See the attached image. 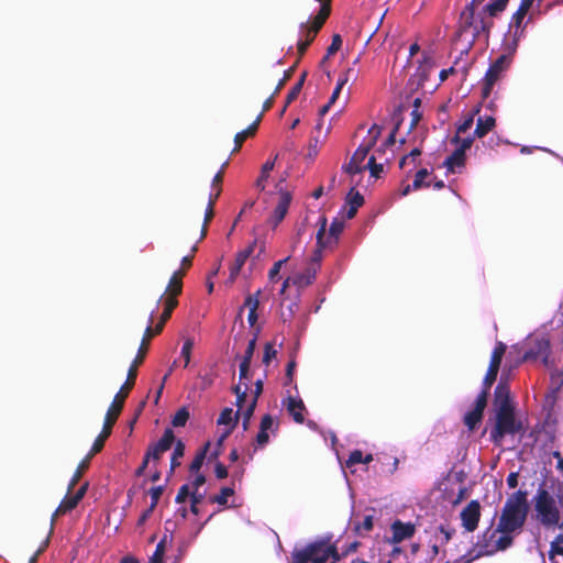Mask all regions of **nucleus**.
Segmentation results:
<instances>
[{"label":"nucleus","mask_w":563,"mask_h":563,"mask_svg":"<svg viewBox=\"0 0 563 563\" xmlns=\"http://www.w3.org/2000/svg\"><path fill=\"white\" fill-rule=\"evenodd\" d=\"M529 512L528 493L517 490L508 496L501 509L497 528L492 532V538L497 533L495 541L496 551H505L514 543V536L522 531Z\"/></svg>","instance_id":"nucleus-1"},{"label":"nucleus","mask_w":563,"mask_h":563,"mask_svg":"<svg viewBox=\"0 0 563 563\" xmlns=\"http://www.w3.org/2000/svg\"><path fill=\"white\" fill-rule=\"evenodd\" d=\"M146 356V347L140 346L137 350V354L133 360L132 364L129 367L126 379L124 384L121 386L119 391L115 394L107 413L104 417V422L102 427V431L104 433L111 434L112 428L115 424L119 416L122 412L124 407L125 399L128 398L130 391L133 389L135 385V380L137 377V367L144 362Z\"/></svg>","instance_id":"nucleus-2"},{"label":"nucleus","mask_w":563,"mask_h":563,"mask_svg":"<svg viewBox=\"0 0 563 563\" xmlns=\"http://www.w3.org/2000/svg\"><path fill=\"white\" fill-rule=\"evenodd\" d=\"M483 2L484 0H472L461 12L459 34L463 35L471 32V43L482 35L488 40L490 30L494 26V20L485 15L482 9L478 10Z\"/></svg>","instance_id":"nucleus-3"},{"label":"nucleus","mask_w":563,"mask_h":563,"mask_svg":"<svg viewBox=\"0 0 563 563\" xmlns=\"http://www.w3.org/2000/svg\"><path fill=\"white\" fill-rule=\"evenodd\" d=\"M329 559L340 560L331 536L318 538L302 549L294 550L289 563H325Z\"/></svg>","instance_id":"nucleus-4"},{"label":"nucleus","mask_w":563,"mask_h":563,"mask_svg":"<svg viewBox=\"0 0 563 563\" xmlns=\"http://www.w3.org/2000/svg\"><path fill=\"white\" fill-rule=\"evenodd\" d=\"M521 431H523V423L516 418L515 407L496 408L495 426L490 430V440L495 445H500L506 435H515Z\"/></svg>","instance_id":"nucleus-5"},{"label":"nucleus","mask_w":563,"mask_h":563,"mask_svg":"<svg viewBox=\"0 0 563 563\" xmlns=\"http://www.w3.org/2000/svg\"><path fill=\"white\" fill-rule=\"evenodd\" d=\"M537 520L545 528L560 527V510L554 497L543 487H539L534 496Z\"/></svg>","instance_id":"nucleus-6"},{"label":"nucleus","mask_w":563,"mask_h":563,"mask_svg":"<svg viewBox=\"0 0 563 563\" xmlns=\"http://www.w3.org/2000/svg\"><path fill=\"white\" fill-rule=\"evenodd\" d=\"M177 305L178 300L174 297H166L164 299V310L155 328L152 327L154 321V311L151 313L148 324L144 331L140 346L146 347V351L148 350L150 340L153 336L158 335L163 331L165 323L172 317V313L174 309L177 307Z\"/></svg>","instance_id":"nucleus-7"},{"label":"nucleus","mask_w":563,"mask_h":563,"mask_svg":"<svg viewBox=\"0 0 563 563\" xmlns=\"http://www.w3.org/2000/svg\"><path fill=\"white\" fill-rule=\"evenodd\" d=\"M512 350H519V353L521 354L519 360L520 363L536 361L539 357H542L543 363L548 365L550 355V341L548 339H532L521 347L514 345Z\"/></svg>","instance_id":"nucleus-8"},{"label":"nucleus","mask_w":563,"mask_h":563,"mask_svg":"<svg viewBox=\"0 0 563 563\" xmlns=\"http://www.w3.org/2000/svg\"><path fill=\"white\" fill-rule=\"evenodd\" d=\"M511 53L501 54L487 69L482 88L483 98H488L494 85L499 80L501 74L510 66Z\"/></svg>","instance_id":"nucleus-9"},{"label":"nucleus","mask_w":563,"mask_h":563,"mask_svg":"<svg viewBox=\"0 0 563 563\" xmlns=\"http://www.w3.org/2000/svg\"><path fill=\"white\" fill-rule=\"evenodd\" d=\"M110 435L111 434L104 433V431L101 430L99 435L96 438L90 452L80 461L75 473L73 474V477L68 484V493L73 492L77 483L82 477L84 473L89 468L90 460L92 459L93 455H96L103 449L104 442Z\"/></svg>","instance_id":"nucleus-10"},{"label":"nucleus","mask_w":563,"mask_h":563,"mask_svg":"<svg viewBox=\"0 0 563 563\" xmlns=\"http://www.w3.org/2000/svg\"><path fill=\"white\" fill-rule=\"evenodd\" d=\"M287 179V174L280 177L276 184V192L278 195V201L271 217V222L276 228L286 217L290 202L292 200L291 192L283 187V183Z\"/></svg>","instance_id":"nucleus-11"},{"label":"nucleus","mask_w":563,"mask_h":563,"mask_svg":"<svg viewBox=\"0 0 563 563\" xmlns=\"http://www.w3.org/2000/svg\"><path fill=\"white\" fill-rule=\"evenodd\" d=\"M175 442V434L170 428H166L162 438L148 445L146 453L151 456L153 462H157L162 459L163 454L170 450Z\"/></svg>","instance_id":"nucleus-12"},{"label":"nucleus","mask_w":563,"mask_h":563,"mask_svg":"<svg viewBox=\"0 0 563 563\" xmlns=\"http://www.w3.org/2000/svg\"><path fill=\"white\" fill-rule=\"evenodd\" d=\"M319 224H320V228H319V230L317 232V247L313 251V254L311 256V267L308 269L309 273H310V271H312V273H311L310 278L308 279V283H311V279L314 278V275H316V272H317V268L314 266H317V267L320 266V262L322 260V250L327 245V242L324 241L325 227H327V218L325 217H320Z\"/></svg>","instance_id":"nucleus-13"},{"label":"nucleus","mask_w":563,"mask_h":563,"mask_svg":"<svg viewBox=\"0 0 563 563\" xmlns=\"http://www.w3.org/2000/svg\"><path fill=\"white\" fill-rule=\"evenodd\" d=\"M462 526L466 531L473 532L477 529L481 518V505L478 500H471L461 511Z\"/></svg>","instance_id":"nucleus-14"},{"label":"nucleus","mask_w":563,"mask_h":563,"mask_svg":"<svg viewBox=\"0 0 563 563\" xmlns=\"http://www.w3.org/2000/svg\"><path fill=\"white\" fill-rule=\"evenodd\" d=\"M372 148L373 146L366 142L360 144L350 162L343 166L344 172L350 175H355L365 170V165H363V163Z\"/></svg>","instance_id":"nucleus-15"},{"label":"nucleus","mask_w":563,"mask_h":563,"mask_svg":"<svg viewBox=\"0 0 563 563\" xmlns=\"http://www.w3.org/2000/svg\"><path fill=\"white\" fill-rule=\"evenodd\" d=\"M487 406L485 393H479L475 400L474 408L464 416V424L473 431L483 419L484 410Z\"/></svg>","instance_id":"nucleus-16"},{"label":"nucleus","mask_w":563,"mask_h":563,"mask_svg":"<svg viewBox=\"0 0 563 563\" xmlns=\"http://www.w3.org/2000/svg\"><path fill=\"white\" fill-rule=\"evenodd\" d=\"M391 538L388 539L389 543L398 544L404 540L410 539L416 532V526L412 522H402L401 520H395L391 526Z\"/></svg>","instance_id":"nucleus-17"},{"label":"nucleus","mask_w":563,"mask_h":563,"mask_svg":"<svg viewBox=\"0 0 563 563\" xmlns=\"http://www.w3.org/2000/svg\"><path fill=\"white\" fill-rule=\"evenodd\" d=\"M256 244L257 240H254L244 250L238 252L233 264L230 266V283H233L236 279L246 260H249L251 255L254 253Z\"/></svg>","instance_id":"nucleus-18"},{"label":"nucleus","mask_w":563,"mask_h":563,"mask_svg":"<svg viewBox=\"0 0 563 563\" xmlns=\"http://www.w3.org/2000/svg\"><path fill=\"white\" fill-rule=\"evenodd\" d=\"M526 15H527V13L517 9V11L511 16V21L509 24V31L512 34V40H511L512 52L516 51V48L518 46V42H519L520 37L523 35L525 26H522V22H523Z\"/></svg>","instance_id":"nucleus-19"},{"label":"nucleus","mask_w":563,"mask_h":563,"mask_svg":"<svg viewBox=\"0 0 563 563\" xmlns=\"http://www.w3.org/2000/svg\"><path fill=\"white\" fill-rule=\"evenodd\" d=\"M260 296L261 290L247 295L243 306L240 308V313L243 311L244 308L249 309L247 322L251 327H254L258 319L257 309L260 307Z\"/></svg>","instance_id":"nucleus-20"},{"label":"nucleus","mask_w":563,"mask_h":563,"mask_svg":"<svg viewBox=\"0 0 563 563\" xmlns=\"http://www.w3.org/2000/svg\"><path fill=\"white\" fill-rule=\"evenodd\" d=\"M494 405L496 408L506 406L512 408L514 404L510 398V389L507 383L500 380L494 391Z\"/></svg>","instance_id":"nucleus-21"},{"label":"nucleus","mask_w":563,"mask_h":563,"mask_svg":"<svg viewBox=\"0 0 563 563\" xmlns=\"http://www.w3.org/2000/svg\"><path fill=\"white\" fill-rule=\"evenodd\" d=\"M306 410V406L301 399H297L295 397H288L287 400V411L292 417V419L297 423H302L305 421L303 411Z\"/></svg>","instance_id":"nucleus-22"},{"label":"nucleus","mask_w":563,"mask_h":563,"mask_svg":"<svg viewBox=\"0 0 563 563\" xmlns=\"http://www.w3.org/2000/svg\"><path fill=\"white\" fill-rule=\"evenodd\" d=\"M465 165V154L462 150L455 148L451 155L446 157L444 161V166L450 173H455L456 168L464 167Z\"/></svg>","instance_id":"nucleus-23"},{"label":"nucleus","mask_w":563,"mask_h":563,"mask_svg":"<svg viewBox=\"0 0 563 563\" xmlns=\"http://www.w3.org/2000/svg\"><path fill=\"white\" fill-rule=\"evenodd\" d=\"M496 125V120L492 115L479 117L476 122V128L474 131V135L477 137H484L488 132H490Z\"/></svg>","instance_id":"nucleus-24"},{"label":"nucleus","mask_w":563,"mask_h":563,"mask_svg":"<svg viewBox=\"0 0 563 563\" xmlns=\"http://www.w3.org/2000/svg\"><path fill=\"white\" fill-rule=\"evenodd\" d=\"M330 14L331 10H329L327 5H321L319 12L312 19L311 23H308V27L312 30V32L319 33Z\"/></svg>","instance_id":"nucleus-25"},{"label":"nucleus","mask_w":563,"mask_h":563,"mask_svg":"<svg viewBox=\"0 0 563 563\" xmlns=\"http://www.w3.org/2000/svg\"><path fill=\"white\" fill-rule=\"evenodd\" d=\"M174 451L170 456L169 475H173L175 470L180 466V460L185 454V443L181 440H175Z\"/></svg>","instance_id":"nucleus-26"},{"label":"nucleus","mask_w":563,"mask_h":563,"mask_svg":"<svg viewBox=\"0 0 563 563\" xmlns=\"http://www.w3.org/2000/svg\"><path fill=\"white\" fill-rule=\"evenodd\" d=\"M508 1L509 0H495L490 3L485 4L482 8V12H485V15L493 20V18L497 16L506 9Z\"/></svg>","instance_id":"nucleus-27"},{"label":"nucleus","mask_w":563,"mask_h":563,"mask_svg":"<svg viewBox=\"0 0 563 563\" xmlns=\"http://www.w3.org/2000/svg\"><path fill=\"white\" fill-rule=\"evenodd\" d=\"M238 420H239V411H236L234 413L233 409L232 408H224L219 418H218V424H224V426H228V424H231L230 427H235V424L238 423Z\"/></svg>","instance_id":"nucleus-28"},{"label":"nucleus","mask_w":563,"mask_h":563,"mask_svg":"<svg viewBox=\"0 0 563 563\" xmlns=\"http://www.w3.org/2000/svg\"><path fill=\"white\" fill-rule=\"evenodd\" d=\"M209 446H210V442H207L201 448V450L196 453L194 460L191 461V463L189 465V471L191 473H197L201 468V466H202V464L205 462V459L207 456V452L209 450Z\"/></svg>","instance_id":"nucleus-29"},{"label":"nucleus","mask_w":563,"mask_h":563,"mask_svg":"<svg viewBox=\"0 0 563 563\" xmlns=\"http://www.w3.org/2000/svg\"><path fill=\"white\" fill-rule=\"evenodd\" d=\"M505 352L506 345L503 342H498L495 349L493 350L489 367L499 369Z\"/></svg>","instance_id":"nucleus-30"},{"label":"nucleus","mask_w":563,"mask_h":563,"mask_svg":"<svg viewBox=\"0 0 563 563\" xmlns=\"http://www.w3.org/2000/svg\"><path fill=\"white\" fill-rule=\"evenodd\" d=\"M275 161H267L262 166L261 175L258 179L256 180V187L261 190H265V181L269 177V173L274 169Z\"/></svg>","instance_id":"nucleus-31"},{"label":"nucleus","mask_w":563,"mask_h":563,"mask_svg":"<svg viewBox=\"0 0 563 563\" xmlns=\"http://www.w3.org/2000/svg\"><path fill=\"white\" fill-rule=\"evenodd\" d=\"M498 372H499V369L488 366V369L486 372V375H485L484 382H483V389L481 391V393H485L486 399L488 398L489 390L497 378Z\"/></svg>","instance_id":"nucleus-32"},{"label":"nucleus","mask_w":563,"mask_h":563,"mask_svg":"<svg viewBox=\"0 0 563 563\" xmlns=\"http://www.w3.org/2000/svg\"><path fill=\"white\" fill-rule=\"evenodd\" d=\"M166 540L167 536H164L163 539L157 543L156 549L153 555L150 558L148 563H163L164 554L166 551Z\"/></svg>","instance_id":"nucleus-33"},{"label":"nucleus","mask_w":563,"mask_h":563,"mask_svg":"<svg viewBox=\"0 0 563 563\" xmlns=\"http://www.w3.org/2000/svg\"><path fill=\"white\" fill-rule=\"evenodd\" d=\"M189 410L186 407H181L179 410H177V412L174 415L172 419L173 427H185L187 421L189 420Z\"/></svg>","instance_id":"nucleus-34"},{"label":"nucleus","mask_w":563,"mask_h":563,"mask_svg":"<svg viewBox=\"0 0 563 563\" xmlns=\"http://www.w3.org/2000/svg\"><path fill=\"white\" fill-rule=\"evenodd\" d=\"M234 495V489L231 487H223L220 490V494L210 497V501L212 504H218L220 506H225L228 504V497Z\"/></svg>","instance_id":"nucleus-35"},{"label":"nucleus","mask_w":563,"mask_h":563,"mask_svg":"<svg viewBox=\"0 0 563 563\" xmlns=\"http://www.w3.org/2000/svg\"><path fill=\"white\" fill-rule=\"evenodd\" d=\"M374 527V516L373 515H366L362 522H358L354 527V531L363 536L364 532H369L373 530Z\"/></svg>","instance_id":"nucleus-36"},{"label":"nucleus","mask_w":563,"mask_h":563,"mask_svg":"<svg viewBox=\"0 0 563 563\" xmlns=\"http://www.w3.org/2000/svg\"><path fill=\"white\" fill-rule=\"evenodd\" d=\"M429 176V172L426 168L419 169L416 175L415 179L412 181V189L418 190L422 187H430V183L426 181V178Z\"/></svg>","instance_id":"nucleus-37"},{"label":"nucleus","mask_w":563,"mask_h":563,"mask_svg":"<svg viewBox=\"0 0 563 563\" xmlns=\"http://www.w3.org/2000/svg\"><path fill=\"white\" fill-rule=\"evenodd\" d=\"M473 142H474V137L473 136H467V137L462 139L461 134H455L451 139V143L457 145L456 148L457 150H462V152L464 154H465V152L467 150H470L472 147Z\"/></svg>","instance_id":"nucleus-38"},{"label":"nucleus","mask_w":563,"mask_h":563,"mask_svg":"<svg viewBox=\"0 0 563 563\" xmlns=\"http://www.w3.org/2000/svg\"><path fill=\"white\" fill-rule=\"evenodd\" d=\"M183 290V280L176 279V277H170L169 283L166 288L167 296L174 297L177 299V296L181 294Z\"/></svg>","instance_id":"nucleus-39"},{"label":"nucleus","mask_w":563,"mask_h":563,"mask_svg":"<svg viewBox=\"0 0 563 563\" xmlns=\"http://www.w3.org/2000/svg\"><path fill=\"white\" fill-rule=\"evenodd\" d=\"M247 390V384H244L243 388L241 387L240 384L233 387V393L236 395V406L239 407V412L242 409L244 402L246 401Z\"/></svg>","instance_id":"nucleus-40"},{"label":"nucleus","mask_w":563,"mask_h":563,"mask_svg":"<svg viewBox=\"0 0 563 563\" xmlns=\"http://www.w3.org/2000/svg\"><path fill=\"white\" fill-rule=\"evenodd\" d=\"M343 229H344V222L342 220L334 219L329 229L328 242H330L331 239H333V241L336 242L339 239V235L342 233Z\"/></svg>","instance_id":"nucleus-41"},{"label":"nucleus","mask_w":563,"mask_h":563,"mask_svg":"<svg viewBox=\"0 0 563 563\" xmlns=\"http://www.w3.org/2000/svg\"><path fill=\"white\" fill-rule=\"evenodd\" d=\"M213 208H214V206H212V201H209L208 207L206 209V213H205L203 224H202V228H201L200 241L203 240L206 238V235H207L208 223L212 220V218L214 216Z\"/></svg>","instance_id":"nucleus-42"},{"label":"nucleus","mask_w":563,"mask_h":563,"mask_svg":"<svg viewBox=\"0 0 563 563\" xmlns=\"http://www.w3.org/2000/svg\"><path fill=\"white\" fill-rule=\"evenodd\" d=\"M363 203H364L363 196L358 191H355L354 188H352L347 195L346 205L351 206V207H355V209H358L360 207L363 206Z\"/></svg>","instance_id":"nucleus-43"},{"label":"nucleus","mask_w":563,"mask_h":563,"mask_svg":"<svg viewBox=\"0 0 563 563\" xmlns=\"http://www.w3.org/2000/svg\"><path fill=\"white\" fill-rule=\"evenodd\" d=\"M69 494L70 493L67 492V495L60 501L59 510H65L67 512L76 508L79 504V500L74 495L69 496Z\"/></svg>","instance_id":"nucleus-44"},{"label":"nucleus","mask_w":563,"mask_h":563,"mask_svg":"<svg viewBox=\"0 0 563 563\" xmlns=\"http://www.w3.org/2000/svg\"><path fill=\"white\" fill-rule=\"evenodd\" d=\"M192 347H194V340L190 338L186 339L183 344V347H181V356L184 357V361H185V364H184L185 367H187L190 363Z\"/></svg>","instance_id":"nucleus-45"},{"label":"nucleus","mask_w":563,"mask_h":563,"mask_svg":"<svg viewBox=\"0 0 563 563\" xmlns=\"http://www.w3.org/2000/svg\"><path fill=\"white\" fill-rule=\"evenodd\" d=\"M277 355V351L274 346V343L267 342L264 346V355H263V363L267 366L269 365L271 361L275 358Z\"/></svg>","instance_id":"nucleus-46"},{"label":"nucleus","mask_w":563,"mask_h":563,"mask_svg":"<svg viewBox=\"0 0 563 563\" xmlns=\"http://www.w3.org/2000/svg\"><path fill=\"white\" fill-rule=\"evenodd\" d=\"M365 169H369L371 176L378 178L383 172V165L377 164L375 157L371 156L367 164L365 165Z\"/></svg>","instance_id":"nucleus-47"},{"label":"nucleus","mask_w":563,"mask_h":563,"mask_svg":"<svg viewBox=\"0 0 563 563\" xmlns=\"http://www.w3.org/2000/svg\"><path fill=\"white\" fill-rule=\"evenodd\" d=\"M301 91V88H300V84H295L291 89L289 90V92L287 93V97H286V101H285V106L282 110V113H284L287 109V107L292 102L295 101L299 93Z\"/></svg>","instance_id":"nucleus-48"},{"label":"nucleus","mask_w":563,"mask_h":563,"mask_svg":"<svg viewBox=\"0 0 563 563\" xmlns=\"http://www.w3.org/2000/svg\"><path fill=\"white\" fill-rule=\"evenodd\" d=\"M150 496H151V508L152 509H155L157 504H158V500L161 498V496L163 495L164 493V486L159 485V486H155V487H152L150 490Z\"/></svg>","instance_id":"nucleus-49"},{"label":"nucleus","mask_w":563,"mask_h":563,"mask_svg":"<svg viewBox=\"0 0 563 563\" xmlns=\"http://www.w3.org/2000/svg\"><path fill=\"white\" fill-rule=\"evenodd\" d=\"M233 431V427H229L221 435L220 438L218 439L217 441V448L216 450L210 454V459H217L221 451V446L223 445V442L224 440L231 434V432Z\"/></svg>","instance_id":"nucleus-50"},{"label":"nucleus","mask_w":563,"mask_h":563,"mask_svg":"<svg viewBox=\"0 0 563 563\" xmlns=\"http://www.w3.org/2000/svg\"><path fill=\"white\" fill-rule=\"evenodd\" d=\"M256 340H257V334H255L254 338L249 341V344L246 346L242 362H246V363L252 362V357H253V354H254V351L256 347Z\"/></svg>","instance_id":"nucleus-51"},{"label":"nucleus","mask_w":563,"mask_h":563,"mask_svg":"<svg viewBox=\"0 0 563 563\" xmlns=\"http://www.w3.org/2000/svg\"><path fill=\"white\" fill-rule=\"evenodd\" d=\"M300 32H301L302 38H303V40H305L309 45L314 41V38H316L317 34H318V33H316V32H312V30H310V29L308 27V22H306V23H301V24H300Z\"/></svg>","instance_id":"nucleus-52"},{"label":"nucleus","mask_w":563,"mask_h":563,"mask_svg":"<svg viewBox=\"0 0 563 563\" xmlns=\"http://www.w3.org/2000/svg\"><path fill=\"white\" fill-rule=\"evenodd\" d=\"M247 137H252V136L250 134H247L244 130L241 132H238L234 135V147L232 150V153L239 152Z\"/></svg>","instance_id":"nucleus-53"},{"label":"nucleus","mask_w":563,"mask_h":563,"mask_svg":"<svg viewBox=\"0 0 563 563\" xmlns=\"http://www.w3.org/2000/svg\"><path fill=\"white\" fill-rule=\"evenodd\" d=\"M382 133V128L377 124H373L368 130L369 139L366 143L371 144L373 147L375 146L377 140L379 139Z\"/></svg>","instance_id":"nucleus-54"},{"label":"nucleus","mask_w":563,"mask_h":563,"mask_svg":"<svg viewBox=\"0 0 563 563\" xmlns=\"http://www.w3.org/2000/svg\"><path fill=\"white\" fill-rule=\"evenodd\" d=\"M190 488L188 484H184L179 487L178 493L176 495L175 501L177 504H183L190 496Z\"/></svg>","instance_id":"nucleus-55"},{"label":"nucleus","mask_w":563,"mask_h":563,"mask_svg":"<svg viewBox=\"0 0 563 563\" xmlns=\"http://www.w3.org/2000/svg\"><path fill=\"white\" fill-rule=\"evenodd\" d=\"M342 46V38L339 34H334L332 36V42L331 44L329 45V47L327 48V53L328 55H333L335 54Z\"/></svg>","instance_id":"nucleus-56"},{"label":"nucleus","mask_w":563,"mask_h":563,"mask_svg":"<svg viewBox=\"0 0 563 563\" xmlns=\"http://www.w3.org/2000/svg\"><path fill=\"white\" fill-rule=\"evenodd\" d=\"M474 123V114L471 113L470 115H467L464 121L457 126L456 129V134H463L465 133L466 131H468L472 125Z\"/></svg>","instance_id":"nucleus-57"},{"label":"nucleus","mask_w":563,"mask_h":563,"mask_svg":"<svg viewBox=\"0 0 563 563\" xmlns=\"http://www.w3.org/2000/svg\"><path fill=\"white\" fill-rule=\"evenodd\" d=\"M363 461V452L361 450H354L350 453L349 459L346 460V466H352Z\"/></svg>","instance_id":"nucleus-58"},{"label":"nucleus","mask_w":563,"mask_h":563,"mask_svg":"<svg viewBox=\"0 0 563 563\" xmlns=\"http://www.w3.org/2000/svg\"><path fill=\"white\" fill-rule=\"evenodd\" d=\"M551 552L563 555V536H558L551 543Z\"/></svg>","instance_id":"nucleus-59"},{"label":"nucleus","mask_w":563,"mask_h":563,"mask_svg":"<svg viewBox=\"0 0 563 563\" xmlns=\"http://www.w3.org/2000/svg\"><path fill=\"white\" fill-rule=\"evenodd\" d=\"M289 260V256L284 258V260H280V261H277L276 263H274L273 267L269 269V273H268V277L271 280H274L277 275L279 274V271L282 268V266Z\"/></svg>","instance_id":"nucleus-60"},{"label":"nucleus","mask_w":563,"mask_h":563,"mask_svg":"<svg viewBox=\"0 0 563 563\" xmlns=\"http://www.w3.org/2000/svg\"><path fill=\"white\" fill-rule=\"evenodd\" d=\"M294 73V67H290L288 70L285 71L284 77L279 80L277 84L274 95H277L282 88L285 86V84L290 79Z\"/></svg>","instance_id":"nucleus-61"},{"label":"nucleus","mask_w":563,"mask_h":563,"mask_svg":"<svg viewBox=\"0 0 563 563\" xmlns=\"http://www.w3.org/2000/svg\"><path fill=\"white\" fill-rule=\"evenodd\" d=\"M439 531L443 534V543H448L455 533V529L445 527L443 525L439 527Z\"/></svg>","instance_id":"nucleus-62"},{"label":"nucleus","mask_w":563,"mask_h":563,"mask_svg":"<svg viewBox=\"0 0 563 563\" xmlns=\"http://www.w3.org/2000/svg\"><path fill=\"white\" fill-rule=\"evenodd\" d=\"M214 474L217 478L224 479L228 477V470L225 465H223L221 462H218L214 466Z\"/></svg>","instance_id":"nucleus-63"},{"label":"nucleus","mask_w":563,"mask_h":563,"mask_svg":"<svg viewBox=\"0 0 563 563\" xmlns=\"http://www.w3.org/2000/svg\"><path fill=\"white\" fill-rule=\"evenodd\" d=\"M263 113H260L258 117L255 119V121L250 124L244 131L250 134L251 136H254L257 132L258 125L262 121Z\"/></svg>","instance_id":"nucleus-64"}]
</instances>
